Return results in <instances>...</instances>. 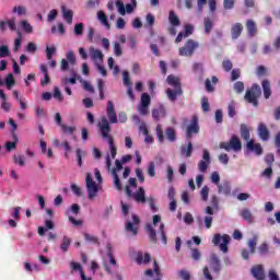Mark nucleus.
Masks as SVG:
<instances>
[{
  "mask_svg": "<svg viewBox=\"0 0 280 280\" xmlns=\"http://www.w3.org/2000/svg\"><path fill=\"white\" fill-rule=\"evenodd\" d=\"M61 130L63 135H73L75 132V127H69L67 125H61Z\"/></svg>",
  "mask_w": 280,
  "mask_h": 280,
  "instance_id": "nucleus-53",
  "label": "nucleus"
},
{
  "mask_svg": "<svg viewBox=\"0 0 280 280\" xmlns=\"http://www.w3.org/2000/svg\"><path fill=\"white\" fill-rule=\"evenodd\" d=\"M223 70L229 72L231 69H233V62L229 59L223 60L222 62Z\"/></svg>",
  "mask_w": 280,
  "mask_h": 280,
  "instance_id": "nucleus-57",
  "label": "nucleus"
},
{
  "mask_svg": "<svg viewBox=\"0 0 280 280\" xmlns=\"http://www.w3.org/2000/svg\"><path fill=\"white\" fill-rule=\"evenodd\" d=\"M5 84H7V89H8L9 91H11V90H12V86L15 84V82H14V74L9 73V74L7 75Z\"/></svg>",
  "mask_w": 280,
  "mask_h": 280,
  "instance_id": "nucleus-44",
  "label": "nucleus"
},
{
  "mask_svg": "<svg viewBox=\"0 0 280 280\" xmlns=\"http://www.w3.org/2000/svg\"><path fill=\"white\" fill-rule=\"evenodd\" d=\"M261 97V86L259 84L254 83L250 89H247L244 95L245 102L247 104H253L255 108L259 106V98Z\"/></svg>",
  "mask_w": 280,
  "mask_h": 280,
  "instance_id": "nucleus-2",
  "label": "nucleus"
},
{
  "mask_svg": "<svg viewBox=\"0 0 280 280\" xmlns=\"http://www.w3.org/2000/svg\"><path fill=\"white\" fill-rule=\"evenodd\" d=\"M200 132V126L198 125V116H192L190 124L186 128V137L187 139H191L194 135H198Z\"/></svg>",
  "mask_w": 280,
  "mask_h": 280,
  "instance_id": "nucleus-7",
  "label": "nucleus"
},
{
  "mask_svg": "<svg viewBox=\"0 0 280 280\" xmlns=\"http://www.w3.org/2000/svg\"><path fill=\"white\" fill-rule=\"evenodd\" d=\"M228 115L229 117H235L236 112H235V103H231L228 106Z\"/></svg>",
  "mask_w": 280,
  "mask_h": 280,
  "instance_id": "nucleus-62",
  "label": "nucleus"
},
{
  "mask_svg": "<svg viewBox=\"0 0 280 280\" xmlns=\"http://www.w3.org/2000/svg\"><path fill=\"white\" fill-rule=\"evenodd\" d=\"M220 242H223V243L220 244ZM230 242H231V236L229 234H224L222 236L220 234H215L212 240V244L214 246H219L222 253H229Z\"/></svg>",
  "mask_w": 280,
  "mask_h": 280,
  "instance_id": "nucleus-5",
  "label": "nucleus"
},
{
  "mask_svg": "<svg viewBox=\"0 0 280 280\" xmlns=\"http://www.w3.org/2000/svg\"><path fill=\"white\" fill-rule=\"evenodd\" d=\"M154 272H155V275H158V277H161V269L159 268V262H156V260H154V262H153V270L152 269H147L144 271V275L147 277H153Z\"/></svg>",
  "mask_w": 280,
  "mask_h": 280,
  "instance_id": "nucleus-28",
  "label": "nucleus"
},
{
  "mask_svg": "<svg viewBox=\"0 0 280 280\" xmlns=\"http://www.w3.org/2000/svg\"><path fill=\"white\" fill-rule=\"evenodd\" d=\"M210 178H211V183L218 186L220 185V173L213 172Z\"/></svg>",
  "mask_w": 280,
  "mask_h": 280,
  "instance_id": "nucleus-61",
  "label": "nucleus"
},
{
  "mask_svg": "<svg viewBox=\"0 0 280 280\" xmlns=\"http://www.w3.org/2000/svg\"><path fill=\"white\" fill-rule=\"evenodd\" d=\"M107 117L109 120L108 124H117L119 120L117 119V112H115V104L113 103V101H108L107 102Z\"/></svg>",
  "mask_w": 280,
  "mask_h": 280,
  "instance_id": "nucleus-10",
  "label": "nucleus"
},
{
  "mask_svg": "<svg viewBox=\"0 0 280 280\" xmlns=\"http://www.w3.org/2000/svg\"><path fill=\"white\" fill-rule=\"evenodd\" d=\"M85 242H90L91 244H100V240L96 236H93L89 233L84 234Z\"/></svg>",
  "mask_w": 280,
  "mask_h": 280,
  "instance_id": "nucleus-50",
  "label": "nucleus"
},
{
  "mask_svg": "<svg viewBox=\"0 0 280 280\" xmlns=\"http://www.w3.org/2000/svg\"><path fill=\"white\" fill-rule=\"evenodd\" d=\"M203 25L206 34H211V31L213 30V20H211L210 18H205Z\"/></svg>",
  "mask_w": 280,
  "mask_h": 280,
  "instance_id": "nucleus-37",
  "label": "nucleus"
},
{
  "mask_svg": "<svg viewBox=\"0 0 280 280\" xmlns=\"http://www.w3.org/2000/svg\"><path fill=\"white\" fill-rule=\"evenodd\" d=\"M8 56H10V48L5 45L0 46V58H8Z\"/></svg>",
  "mask_w": 280,
  "mask_h": 280,
  "instance_id": "nucleus-54",
  "label": "nucleus"
},
{
  "mask_svg": "<svg viewBox=\"0 0 280 280\" xmlns=\"http://www.w3.org/2000/svg\"><path fill=\"white\" fill-rule=\"evenodd\" d=\"M242 32H244V25H242V23L234 24L231 28L233 40H237V38L242 36Z\"/></svg>",
  "mask_w": 280,
  "mask_h": 280,
  "instance_id": "nucleus-19",
  "label": "nucleus"
},
{
  "mask_svg": "<svg viewBox=\"0 0 280 280\" xmlns=\"http://www.w3.org/2000/svg\"><path fill=\"white\" fill-rule=\"evenodd\" d=\"M71 246V237L63 236L60 244V250L62 253H69V247Z\"/></svg>",
  "mask_w": 280,
  "mask_h": 280,
  "instance_id": "nucleus-29",
  "label": "nucleus"
},
{
  "mask_svg": "<svg viewBox=\"0 0 280 280\" xmlns=\"http://www.w3.org/2000/svg\"><path fill=\"white\" fill-rule=\"evenodd\" d=\"M26 51L28 54H36V51H38V47L36 46V44L34 42H31L26 46Z\"/></svg>",
  "mask_w": 280,
  "mask_h": 280,
  "instance_id": "nucleus-55",
  "label": "nucleus"
},
{
  "mask_svg": "<svg viewBox=\"0 0 280 280\" xmlns=\"http://www.w3.org/2000/svg\"><path fill=\"white\" fill-rule=\"evenodd\" d=\"M97 19L101 21L102 25L106 27V30L110 28V23H108V16H106V13L104 11L97 12Z\"/></svg>",
  "mask_w": 280,
  "mask_h": 280,
  "instance_id": "nucleus-31",
  "label": "nucleus"
},
{
  "mask_svg": "<svg viewBox=\"0 0 280 280\" xmlns=\"http://www.w3.org/2000/svg\"><path fill=\"white\" fill-rule=\"evenodd\" d=\"M145 231H147V233H148V235H149L150 242H152L153 244H156V242H158V238H156V230H154V228H152L151 224H148V225L145 226Z\"/></svg>",
  "mask_w": 280,
  "mask_h": 280,
  "instance_id": "nucleus-27",
  "label": "nucleus"
},
{
  "mask_svg": "<svg viewBox=\"0 0 280 280\" xmlns=\"http://www.w3.org/2000/svg\"><path fill=\"white\" fill-rule=\"evenodd\" d=\"M166 95L171 102H176L178 95H183V89L182 88H175V90L167 89Z\"/></svg>",
  "mask_w": 280,
  "mask_h": 280,
  "instance_id": "nucleus-20",
  "label": "nucleus"
},
{
  "mask_svg": "<svg viewBox=\"0 0 280 280\" xmlns=\"http://www.w3.org/2000/svg\"><path fill=\"white\" fill-rule=\"evenodd\" d=\"M112 174L114 176V185L118 191H121V179H119V175H117V170L113 168Z\"/></svg>",
  "mask_w": 280,
  "mask_h": 280,
  "instance_id": "nucleus-38",
  "label": "nucleus"
},
{
  "mask_svg": "<svg viewBox=\"0 0 280 280\" xmlns=\"http://www.w3.org/2000/svg\"><path fill=\"white\" fill-rule=\"evenodd\" d=\"M13 12H18L19 16H25L27 14V8L19 5L13 8Z\"/></svg>",
  "mask_w": 280,
  "mask_h": 280,
  "instance_id": "nucleus-49",
  "label": "nucleus"
},
{
  "mask_svg": "<svg viewBox=\"0 0 280 280\" xmlns=\"http://www.w3.org/2000/svg\"><path fill=\"white\" fill-rule=\"evenodd\" d=\"M246 148L249 152H255L257 156H261V154H264V148H261V144L255 143V140L253 139L247 142Z\"/></svg>",
  "mask_w": 280,
  "mask_h": 280,
  "instance_id": "nucleus-13",
  "label": "nucleus"
},
{
  "mask_svg": "<svg viewBox=\"0 0 280 280\" xmlns=\"http://www.w3.org/2000/svg\"><path fill=\"white\" fill-rule=\"evenodd\" d=\"M116 7L118 8V12L124 16L126 14V7L121 0L116 1Z\"/></svg>",
  "mask_w": 280,
  "mask_h": 280,
  "instance_id": "nucleus-58",
  "label": "nucleus"
},
{
  "mask_svg": "<svg viewBox=\"0 0 280 280\" xmlns=\"http://www.w3.org/2000/svg\"><path fill=\"white\" fill-rule=\"evenodd\" d=\"M246 30L248 36L253 38V36H257V24L253 20H247L246 22Z\"/></svg>",
  "mask_w": 280,
  "mask_h": 280,
  "instance_id": "nucleus-21",
  "label": "nucleus"
},
{
  "mask_svg": "<svg viewBox=\"0 0 280 280\" xmlns=\"http://www.w3.org/2000/svg\"><path fill=\"white\" fill-rule=\"evenodd\" d=\"M211 165V154L209 153V150H203L202 160L198 163V170L201 173L207 172L209 170V166Z\"/></svg>",
  "mask_w": 280,
  "mask_h": 280,
  "instance_id": "nucleus-9",
  "label": "nucleus"
},
{
  "mask_svg": "<svg viewBox=\"0 0 280 280\" xmlns=\"http://www.w3.org/2000/svg\"><path fill=\"white\" fill-rule=\"evenodd\" d=\"M63 19L66 20V23L68 25H71L73 23V11L67 10V8L61 7Z\"/></svg>",
  "mask_w": 280,
  "mask_h": 280,
  "instance_id": "nucleus-30",
  "label": "nucleus"
},
{
  "mask_svg": "<svg viewBox=\"0 0 280 280\" xmlns=\"http://www.w3.org/2000/svg\"><path fill=\"white\" fill-rule=\"evenodd\" d=\"M244 89H245L244 82L237 81L234 83L235 93H238V94L244 93Z\"/></svg>",
  "mask_w": 280,
  "mask_h": 280,
  "instance_id": "nucleus-48",
  "label": "nucleus"
},
{
  "mask_svg": "<svg viewBox=\"0 0 280 280\" xmlns=\"http://www.w3.org/2000/svg\"><path fill=\"white\" fill-rule=\"evenodd\" d=\"M275 147L277 148L278 156H280V131L275 137Z\"/></svg>",
  "mask_w": 280,
  "mask_h": 280,
  "instance_id": "nucleus-63",
  "label": "nucleus"
},
{
  "mask_svg": "<svg viewBox=\"0 0 280 280\" xmlns=\"http://www.w3.org/2000/svg\"><path fill=\"white\" fill-rule=\"evenodd\" d=\"M203 222H205L206 229H211V226L213 225V217H211V215H206V217L203 218Z\"/></svg>",
  "mask_w": 280,
  "mask_h": 280,
  "instance_id": "nucleus-60",
  "label": "nucleus"
},
{
  "mask_svg": "<svg viewBox=\"0 0 280 280\" xmlns=\"http://www.w3.org/2000/svg\"><path fill=\"white\" fill-rule=\"evenodd\" d=\"M132 198L138 202V205H145L148 201L145 198V189L143 187H139L138 190L132 194Z\"/></svg>",
  "mask_w": 280,
  "mask_h": 280,
  "instance_id": "nucleus-14",
  "label": "nucleus"
},
{
  "mask_svg": "<svg viewBox=\"0 0 280 280\" xmlns=\"http://www.w3.org/2000/svg\"><path fill=\"white\" fill-rule=\"evenodd\" d=\"M210 268H212L213 272H220L222 270L220 258L215 254H212L210 257Z\"/></svg>",
  "mask_w": 280,
  "mask_h": 280,
  "instance_id": "nucleus-17",
  "label": "nucleus"
},
{
  "mask_svg": "<svg viewBox=\"0 0 280 280\" xmlns=\"http://www.w3.org/2000/svg\"><path fill=\"white\" fill-rule=\"evenodd\" d=\"M140 102H141L142 106H150V104L152 102V97H150V94L143 93L141 95Z\"/></svg>",
  "mask_w": 280,
  "mask_h": 280,
  "instance_id": "nucleus-42",
  "label": "nucleus"
},
{
  "mask_svg": "<svg viewBox=\"0 0 280 280\" xmlns=\"http://www.w3.org/2000/svg\"><path fill=\"white\" fill-rule=\"evenodd\" d=\"M98 130L103 139L108 140L112 159H115V156H117V147H115V140L110 137L112 129L106 117L101 118V121L98 122Z\"/></svg>",
  "mask_w": 280,
  "mask_h": 280,
  "instance_id": "nucleus-1",
  "label": "nucleus"
},
{
  "mask_svg": "<svg viewBox=\"0 0 280 280\" xmlns=\"http://www.w3.org/2000/svg\"><path fill=\"white\" fill-rule=\"evenodd\" d=\"M168 21L173 27H178V25H180V19L177 18L174 11H170Z\"/></svg>",
  "mask_w": 280,
  "mask_h": 280,
  "instance_id": "nucleus-33",
  "label": "nucleus"
},
{
  "mask_svg": "<svg viewBox=\"0 0 280 280\" xmlns=\"http://www.w3.org/2000/svg\"><path fill=\"white\" fill-rule=\"evenodd\" d=\"M13 163H15V165H20V167H23V165H25V155L23 154L13 155Z\"/></svg>",
  "mask_w": 280,
  "mask_h": 280,
  "instance_id": "nucleus-39",
  "label": "nucleus"
},
{
  "mask_svg": "<svg viewBox=\"0 0 280 280\" xmlns=\"http://www.w3.org/2000/svg\"><path fill=\"white\" fill-rule=\"evenodd\" d=\"M90 56L91 59L94 60V62H96V65L104 62V54H102V50L92 47L90 48Z\"/></svg>",
  "mask_w": 280,
  "mask_h": 280,
  "instance_id": "nucleus-15",
  "label": "nucleus"
},
{
  "mask_svg": "<svg viewBox=\"0 0 280 280\" xmlns=\"http://www.w3.org/2000/svg\"><path fill=\"white\" fill-rule=\"evenodd\" d=\"M150 259H152L150 254H144V256H143V253H138L136 261L139 265H141V264H150Z\"/></svg>",
  "mask_w": 280,
  "mask_h": 280,
  "instance_id": "nucleus-32",
  "label": "nucleus"
},
{
  "mask_svg": "<svg viewBox=\"0 0 280 280\" xmlns=\"http://www.w3.org/2000/svg\"><path fill=\"white\" fill-rule=\"evenodd\" d=\"M200 196H201V200H203L205 202H207V200H209V187L208 186H203L201 188Z\"/></svg>",
  "mask_w": 280,
  "mask_h": 280,
  "instance_id": "nucleus-51",
  "label": "nucleus"
},
{
  "mask_svg": "<svg viewBox=\"0 0 280 280\" xmlns=\"http://www.w3.org/2000/svg\"><path fill=\"white\" fill-rule=\"evenodd\" d=\"M257 132H258V137L261 141H268L270 139V130L268 129L266 124L260 122L258 125Z\"/></svg>",
  "mask_w": 280,
  "mask_h": 280,
  "instance_id": "nucleus-12",
  "label": "nucleus"
},
{
  "mask_svg": "<svg viewBox=\"0 0 280 280\" xmlns=\"http://www.w3.org/2000/svg\"><path fill=\"white\" fill-rule=\"evenodd\" d=\"M20 26L22 27L24 34H34V26H32L27 20L20 21Z\"/></svg>",
  "mask_w": 280,
  "mask_h": 280,
  "instance_id": "nucleus-25",
  "label": "nucleus"
},
{
  "mask_svg": "<svg viewBox=\"0 0 280 280\" xmlns=\"http://www.w3.org/2000/svg\"><path fill=\"white\" fill-rule=\"evenodd\" d=\"M16 35L18 37L14 39L13 51H19V49L21 48V44L23 43V33H21V31H18Z\"/></svg>",
  "mask_w": 280,
  "mask_h": 280,
  "instance_id": "nucleus-36",
  "label": "nucleus"
},
{
  "mask_svg": "<svg viewBox=\"0 0 280 280\" xmlns=\"http://www.w3.org/2000/svg\"><path fill=\"white\" fill-rule=\"evenodd\" d=\"M192 153H194V143L188 142L187 147H185V145L180 147L182 156H186V159H189V158H191Z\"/></svg>",
  "mask_w": 280,
  "mask_h": 280,
  "instance_id": "nucleus-24",
  "label": "nucleus"
},
{
  "mask_svg": "<svg viewBox=\"0 0 280 280\" xmlns=\"http://www.w3.org/2000/svg\"><path fill=\"white\" fill-rule=\"evenodd\" d=\"M147 202L151 211H153V213H156V211H159V208H156V200L154 199V197L147 198Z\"/></svg>",
  "mask_w": 280,
  "mask_h": 280,
  "instance_id": "nucleus-43",
  "label": "nucleus"
},
{
  "mask_svg": "<svg viewBox=\"0 0 280 280\" xmlns=\"http://www.w3.org/2000/svg\"><path fill=\"white\" fill-rule=\"evenodd\" d=\"M250 275L256 280H266V271L264 270V265H256L252 267Z\"/></svg>",
  "mask_w": 280,
  "mask_h": 280,
  "instance_id": "nucleus-11",
  "label": "nucleus"
},
{
  "mask_svg": "<svg viewBox=\"0 0 280 280\" xmlns=\"http://www.w3.org/2000/svg\"><path fill=\"white\" fill-rule=\"evenodd\" d=\"M156 163L155 162H149L148 164V175L151 178H154V176H156Z\"/></svg>",
  "mask_w": 280,
  "mask_h": 280,
  "instance_id": "nucleus-40",
  "label": "nucleus"
},
{
  "mask_svg": "<svg viewBox=\"0 0 280 280\" xmlns=\"http://www.w3.org/2000/svg\"><path fill=\"white\" fill-rule=\"evenodd\" d=\"M166 137L168 141H172V142L176 141V131L174 130V128L168 127L166 129Z\"/></svg>",
  "mask_w": 280,
  "mask_h": 280,
  "instance_id": "nucleus-45",
  "label": "nucleus"
},
{
  "mask_svg": "<svg viewBox=\"0 0 280 280\" xmlns=\"http://www.w3.org/2000/svg\"><path fill=\"white\" fill-rule=\"evenodd\" d=\"M178 277L183 280H191V275L187 270L178 271Z\"/></svg>",
  "mask_w": 280,
  "mask_h": 280,
  "instance_id": "nucleus-59",
  "label": "nucleus"
},
{
  "mask_svg": "<svg viewBox=\"0 0 280 280\" xmlns=\"http://www.w3.org/2000/svg\"><path fill=\"white\" fill-rule=\"evenodd\" d=\"M201 108L203 113H209V110L211 109L209 105V98L207 96H203L201 100Z\"/></svg>",
  "mask_w": 280,
  "mask_h": 280,
  "instance_id": "nucleus-46",
  "label": "nucleus"
},
{
  "mask_svg": "<svg viewBox=\"0 0 280 280\" xmlns=\"http://www.w3.org/2000/svg\"><path fill=\"white\" fill-rule=\"evenodd\" d=\"M241 137L244 141H248V139H250V130L246 124L241 125Z\"/></svg>",
  "mask_w": 280,
  "mask_h": 280,
  "instance_id": "nucleus-34",
  "label": "nucleus"
},
{
  "mask_svg": "<svg viewBox=\"0 0 280 280\" xmlns=\"http://www.w3.org/2000/svg\"><path fill=\"white\" fill-rule=\"evenodd\" d=\"M74 34L75 36H82L84 34V24L78 23L74 25Z\"/></svg>",
  "mask_w": 280,
  "mask_h": 280,
  "instance_id": "nucleus-47",
  "label": "nucleus"
},
{
  "mask_svg": "<svg viewBox=\"0 0 280 280\" xmlns=\"http://www.w3.org/2000/svg\"><path fill=\"white\" fill-rule=\"evenodd\" d=\"M86 188H88V198L89 200H93L95 196H97V191H100V187L91 178V175H86L85 178Z\"/></svg>",
  "mask_w": 280,
  "mask_h": 280,
  "instance_id": "nucleus-6",
  "label": "nucleus"
},
{
  "mask_svg": "<svg viewBox=\"0 0 280 280\" xmlns=\"http://www.w3.org/2000/svg\"><path fill=\"white\" fill-rule=\"evenodd\" d=\"M224 10H233L235 8V0H223Z\"/></svg>",
  "mask_w": 280,
  "mask_h": 280,
  "instance_id": "nucleus-56",
  "label": "nucleus"
},
{
  "mask_svg": "<svg viewBox=\"0 0 280 280\" xmlns=\"http://www.w3.org/2000/svg\"><path fill=\"white\" fill-rule=\"evenodd\" d=\"M166 82L170 86H174V89H180V82L178 81V78L174 77V74H170Z\"/></svg>",
  "mask_w": 280,
  "mask_h": 280,
  "instance_id": "nucleus-35",
  "label": "nucleus"
},
{
  "mask_svg": "<svg viewBox=\"0 0 280 280\" xmlns=\"http://www.w3.org/2000/svg\"><path fill=\"white\" fill-rule=\"evenodd\" d=\"M155 132L158 135V139L160 141V143H163L165 136L163 135V127H161V125H158L155 128Z\"/></svg>",
  "mask_w": 280,
  "mask_h": 280,
  "instance_id": "nucleus-52",
  "label": "nucleus"
},
{
  "mask_svg": "<svg viewBox=\"0 0 280 280\" xmlns=\"http://www.w3.org/2000/svg\"><path fill=\"white\" fill-rule=\"evenodd\" d=\"M259 237L257 235H254L252 238L248 240L247 245L250 250V255H255L257 250V242Z\"/></svg>",
  "mask_w": 280,
  "mask_h": 280,
  "instance_id": "nucleus-26",
  "label": "nucleus"
},
{
  "mask_svg": "<svg viewBox=\"0 0 280 280\" xmlns=\"http://www.w3.org/2000/svg\"><path fill=\"white\" fill-rule=\"evenodd\" d=\"M165 115H167V113L163 105L159 106V108L152 109V117H153L154 121H161V119H163V117H165Z\"/></svg>",
  "mask_w": 280,
  "mask_h": 280,
  "instance_id": "nucleus-16",
  "label": "nucleus"
},
{
  "mask_svg": "<svg viewBox=\"0 0 280 280\" xmlns=\"http://www.w3.org/2000/svg\"><path fill=\"white\" fill-rule=\"evenodd\" d=\"M268 277H269V280H280L279 275L275 269H269Z\"/></svg>",
  "mask_w": 280,
  "mask_h": 280,
  "instance_id": "nucleus-64",
  "label": "nucleus"
},
{
  "mask_svg": "<svg viewBox=\"0 0 280 280\" xmlns=\"http://www.w3.org/2000/svg\"><path fill=\"white\" fill-rule=\"evenodd\" d=\"M218 189L219 194H224L225 196H229V194H231V186H229V184H219Z\"/></svg>",
  "mask_w": 280,
  "mask_h": 280,
  "instance_id": "nucleus-41",
  "label": "nucleus"
},
{
  "mask_svg": "<svg viewBox=\"0 0 280 280\" xmlns=\"http://www.w3.org/2000/svg\"><path fill=\"white\" fill-rule=\"evenodd\" d=\"M200 47V44L194 39H187L184 47L179 48V56H185L187 58H191L194 52Z\"/></svg>",
  "mask_w": 280,
  "mask_h": 280,
  "instance_id": "nucleus-4",
  "label": "nucleus"
},
{
  "mask_svg": "<svg viewBox=\"0 0 280 280\" xmlns=\"http://www.w3.org/2000/svg\"><path fill=\"white\" fill-rule=\"evenodd\" d=\"M220 149L225 150V152H242V141L237 136H232L229 142H221Z\"/></svg>",
  "mask_w": 280,
  "mask_h": 280,
  "instance_id": "nucleus-3",
  "label": "nucleus"
},
{
  "mask_svg": "<svg viewBox=\"0 0 280 280\" xmlns=\"http://www.w3.org/2000/svg\"><path fill=\"white\" fill-rule=\"evenodd\" d=\"M132 222L127 221L125 223V229L126 231H128V233H131L132 235H138L139 233V223L141 222V220L139 219V217H137V214H132Z\"/></svg>",
  "mask_w": 280,
  "mask_h": 280,
  "instance_id": "nucleus-8",
  "label": "nucleus"
},
{
  "mask_svg": "<svg viewBox=\"0 0 280 280\" xmlns=\"http://www.w3.org/2000/svg\"><path fill=\"white\" fill-rule=\"evenodd\" d=\"M5 25H8L11 32H16V21L14 19L0 21V32H5Z\"/></svg>",
  "mask_w": 280,
  "mask_h": 280,
  "instance_id": "nucleus-18",
  "label": "nucleus"
},
{
  "mask_svg": "<svg viewBox=\"0 0 280 280\" xmlns=\"http://www.w3.org/2000/svg\"><path fill=\"white\" fill-rule=\"evenodd\" d=\"M241 218L245 220V222H248V224H253L255 222V217L253 215V212L248 210V208H245L240 213Z\"/></svg>",
  "mask_w": 280,
  "mask_h": 280,
  "instance_id": "nucleus-22",
  "label": "nucleus"
},
{
  "mask_svg": "<svg viewBox=\"0 0 280 280\" xmlns=\"http://www.w3.org/2000/svg\"><path fill=\"white\" fill-rule=\"evenodd\" d=\"M261 88L265 100H270V96L272 95V90L270 89V81L262 80Z\"/></svg>",
  "mask_w": 280,
  "mask_h": 280,
  "instance_id": "nucleus-23",
  "label": "nucleus"
}]
</instances>
